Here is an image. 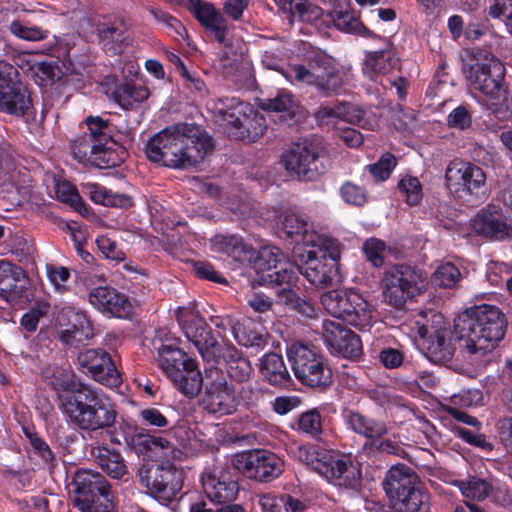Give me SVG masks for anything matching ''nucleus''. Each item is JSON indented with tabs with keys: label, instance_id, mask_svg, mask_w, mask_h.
Returning <instances> with one entry per match:
<instances>
[{
	"label": "nucleus",
	"instance_id": "obj_11",
	"mask_svg": "<svg viewBox=\"0 0 512 512\" xmlns=\"http://www.w3.org/2000/svg\"><path fill=\"white\" fill-rule=\"evenodd\" d=\"M418 334L428 338V355L439 364L451 362L456 353L453 331L446 326L443 316L433 311L420 312L416 320Z\"/></svg>",
	"mask_w": 512,
	"mask_h": 512
},
{
	"label": "nucleus",
	"instance_id": "obj_30",
	"mask_svg": "<svg viewBox=\"0 0 512 512\" xmlns=\"http://www.w3.org/2000/svg\"><path fill=\"white\" fill-rule=\"evenodd\" d=\"M153 347L158 353L159 366L168 377L179 369L188 367L189 363H194L173 343H165L160 334L154 338Z\"/></svg>",
	"mask_w": 512,
	"mask_h": 512
},
{
	"label": "nucleus",
	"instance_id": "obj_31",
	"mask_svg": "<svg viewBox=\"0 0 512 512\" xmlns=\"http://www.w3.org/2000/svg\"><path fill=\"white\" fill-rule=\"evenodd\" d=\"M366 112L347 102H341L333 106H323L315 113V118L320 124H328L332 119H340L361 127L366 125Z\"/></svg>",
	"mask_w": 512,
	"mask_h": 512
},
{
	"label": "nucleus",
	"instance_id": "obj_48",
	"mask_svg": "<svg viewBox=\"0 0 512 512\" xmlns=\"http://www.w3.org/2000/svg\"><path fill=\"white\" fill-rule=\"evenodd\" d=\"M131 442L135 445L141 446L145 451L157 453L162 451V456L169 458L174 454L172 444L162 438L155 437L148 434L138 433L131 438Z\"/></svg>",
	"mask_w": 512,
	"mask_h": 512
},
{
	"label": "nucleus",
	"instance_id": "obj_51",
	"mask_svg": "<svg viewBox=\"0 0 512 512\" xmlns=\"http://www.w3.org/2000/svg\"><path fill=\"white\" fill-rule=\"evenodd\" d=\"M100 146L101 144L94 142L91 136L84 133L71 142L70 148L74 159L80 163H88L93 151Z\"/></svg>",
	"mask_w": 512,
	"mask_h": 512
},
{
	"label": "nucleus",
	"instance_id": "obj_23",
	"mask_svg": "<svg viewBox=\"0 0 512 512\" xmlns=\"http://www.w3.org/2000/svg\"><path fill=\"white\" fill-rule=\"evenodd\" d=\"M286 77L292 82L313 85L317 92L325 97L338 95L344 84L339 69L315 74L303 65H295L290 68Z\"/></svg>",
	"mask_w": 512,
	"mask_h": 512
},
{
	"label": "nucleus",
	"instance_id": "obj_17",
	"mask_svg": "<svg viewBox=\"0 0 512 512\" xmlns=\"http://www.w3.org/2000/svg\"><path fill=\"white\" fill-rule=\"evenodd\" d=\"M234 466L250 479L270 482L282 474L284 463L268 450H250L237 454Z\"/></svg>",
	"mask_w": 512,
	"mask_h": 512
},
{
	"label": "nucleus",
	"instance_id": "obj_20",
	"mask_svg": "<svg viewBox=\"0 0 512 512\" xmlns=\"http://www.w3.org/2000/svg\"><path fill=\"white\" fill-rule=\"evenodd\" d=\"M77 362L84 374L102 385L118 387L122 382L111 355L102 348H90L79 352Z\"/></svg>",
	"mask_w": 512,
	"mask_h": 512
},
{
	"label": "nucleus",
	"instance_id": "obj_50",
	"mask_svg": "<svg viewBox=\"0 0 512 512\" xmlns=\"http://www.w3.org/2000/svg\"><path fill=\"white\" fill-rule=\"evenodd\" d=\"M311 227L306 217L297 213L285 215L281 222V230L290 238L305 237Z\"/></svg>",
	"mask_w": 512,
	"mask_h": 512
},
{
	"label": "nucleus",
	"instance_id": "obj_40",
	"mask_svg": "<svg viewBox=\"0 0 512 512\" xmlns=\"http://www.w3.org/2000/svg\"><path fill=\"white\" fill-rule=\"evenodd\" d=\"M211 247L213 251L224 253L235 261L250 259L249 255L252 254V247L236 235H215L211 239Z\"/></svg>",
	"mask_w": 512,
	"mask_h": 512
},
{
	"label": "nucleus",
	"instance_id": "obj_44",
	"mask_svg": "<svg viewBox=\"0 0 512 512\" xmlns=\"http://www.w3.org/2000/svg\"><path fill=\"white\" fill-rule=\"evenodd\" d=\"M232 334L237 343L242 346H261L265 343L263 333L256 329L255 324L249 318H238L233 326Z\"/></svg>",
	"mask_w": 512,
	"mask_h": 512
},
{
	"label": "nucleus",
	"instance_id": "obj_22",
	"mask_svg": "<svg viewBox=\"0 0 512 512\" xmlns=\"http://www.w3.org/2000/svg\"><path fill=\"white\" fill-rule=\"evenodd\" d=\"M324 342L335 354L356 359L362 354L360 337L338 321L326 320L322 325Z\"/></svg>",
	"mask_w": 512,
	"mask_h": 512
},
{
	"label": "nucleus",
	"instance_id": "obj_62",
	"mask_svg": "<svg viewBox=\"0 0 512 512\" xmlns=\"http://www.w3.org/2000/svg\"><path fill=\"white\" fill-rule=\"evenodd\" d=\"M385 243L376 238H370L363 244V251L366 258L375 266L380 267L384 263L383 253L385 251Z\"/></svg>",
	"mask_w": 512,
	"mask_h": 512
},
{
	"label": "nucleus",
	"instance_id": "obj_21",
	"mask_svg": "<svg viewBox=\"0 0 512 512\" xmlns=\"http://www.w3.org/2000/svg\"><path fill=\"white\" fill-rule=\"evenodd\" d=\"M253 267L258 280L263 284H289L294 279L293 265L285 261L280 249L274 246L262 247L254 259Z\"/></svg>",
	"mask_w": 512,
	"mask_h": 512
},
{
	"label": "nucleus",
	"instance_id": "obj_38",
	"mask_svg": "<svg viewBox=\"0 0 512 512\" xmlns=\"http://www.w3.org/2000/svg\"><path fill=\"white\" fill-rule=\"evenodd\" d=\"M260 372L269 384L287 387L291 382L290 373L281 355L269 353L262 357Z\"/></svg>",
	"mask_w": 512,
	"mask_h": 512
},
{
	"label": "nucleus",
	"instance_id": "obj_3",
	"mask_svg": "<svg viewBox=\"0 0 512 512\" xmlns=\"http://www.w3.org/2000/svg\"><path fill=\"white\" fill-rule=\"evenodd\" d=\"M462 72L471 91L481 94L478 102L498 119L512 110V94L505 83V67L492 53L476 48L462 57Z\"/></svg>",
	"mask_w": 512,
	"mask_h": 512
},
{
	"label": "nucleus",
	"instance_id": "obj_64",
	"mask_svg": "<svg viewBox=\"0 0 512 512\" xmlns=\"http://www.w3.org/2000/svg\"><path fill=\"white\" fill-rule=\"evenodd\" d=\"M496 429L501 443L512 456V417L500 418L496 423Z\"/></svg>",
	"mask_w": 512,
	"mask_h": 512
},
{
	"label": "nucleus",
	"instance_id": "obj_24",
	"mask_svg": "<svg viewBox=\"0 0 512 512\" xmlns=\"http://www.w3.org/2000/svg\"><path fill=\"white\" fill-rule=\"evenodd\" d=\"M89 302L110 317L127 318L132 314L129 298L115 288L100 286L89 292Z\"/></svg>",
	"mask_w": 512,
	"mask_h": 512
},
{
	"label": "nucleus",
	"instance_id": "obj_6",
	"mask_svg": "<svg viewBox=\"0 0 512 512\" xmlns=\"http://www.w3.org/2000/svg\"><path fill=\"white\" fill-rule=\"evenodd\" d=\"M287 357L296 379L308 388L323 392L333 384L329 360L313 345L293 342Z\"/></svg>",
	"mask_w": 512,
	"mask_h": 512
},
{
	"label": "nucleus",
	"instance_id": "obj_34",
	"mask_svg": "<svg viewBox=\"0 0 512 512\" xmlns=\"http://www.w3.org/2000/svg\"><path fill=\"white\" fill-rule=\"evenodd\" d=\"M345 422L354 433L367 439H379L388 433V428L383 421L370 418L358 411H347Z\"/></svg>",
	"mask_w": 512,
	"mask_h": 512
},
{
	"label": "nucleus",
	"instance_id": "obj_26",
	"mask_svg": "<svg viewBox=\"0 0 512 512\" xmlns=\"http://www.w3.org/2000/svg\"><path fill=\"white\" fill-rule=\"evenodd\" d=\"M188 8L203 26L214 33L219 43H225L228 31L227 22L212 3L202 0H189Z\"/></svg>",
	"mask_w": 512,
	"mask_h": 512
},
{
	"label": "nucleus",
	"instance_id": "obj_12",
	"mask_svg": "<svg viewBox=\"0 0 512 512\" xmlns=\"http://www.w3.org/2000/svg\"><path fill=\"white\" fill-rule=\"evenodd\" d=\"M446 187L465 202L486 198V175L479 166L460 160L451 161L445 171Z\"/></svg>",
	"mask_w": 512,
	"mask_h": 512
},
{
	"label": "nucleus",
	"instance_id": "obj_47",
	"mask_svg": "<svg viewBox=\"0 0 512 512\" xmlns=\"http://www.w3.org/2000/svg\"><path fill=\"white\" fill-rule=\"evenodd\" d=\"M85 123L88 128V132L85 134L91 136L94 142L101 145L114 144L112 140L113 125L108 120L100 116H89Z\"/></svg>",
	"mask_w": 512,
	"mask_h": 512
},
{
	"label": "nucleus",
	"instance_id": "obj_32",
	"mask_svg": "<svg viewBox=\"0 0 512 512\" xmlns=\"http://www.w3.org/2000/svg\"><path fill=\"white\" fill-rule=\"evenodd\" d=\"M97 35L102 49L111 55L121 54L128 39L127 27L123 21L99 24Z\"/></svg>",
	"mask_w": 512,
	"mask_h": 512
},
{
	"label": "nucleus",
	"instance_id": "obj_33",
	"mask_svg": "<svg viewBox=\"0 0 512 512\" xmlns=\"http://www.w3.org/2000/svg\"><path fill=\"white\" fill-rule=\"evenodd\" d=\"M70 326L60 333V340L69 346H78L93 337V329L87 316L82 312H67Z\"/></svg>",
	"mask_w": 512,
	"mask_h": 512
},
{
	"label": "nucleus",
	"instance_id": "obj_9",
	"mask_svg": "<svg viewBox=\"0 0 512 512\" xmlns=\"http://www.w3.org/2000/svg\"><path fill=\"white\" fill-rule=\"evenodd\" d=\"M319 247L320 254L307 251L298 255L297 270L313 286L326 288L338 275L340 248L334 239H323Z\"/></svg>",
	"mask_w": 512,
	"mask_h": 512
},
{
	"label": "nucleus",
	"instance_id": "obj_4",
	"mask_svg": "<svg viewBox=\"0 0 512 512\" xmlns=\"http://www.w3.org/2000/svg\"><path fill=\"white\" fill-rule=\"evenodd\" d=\"M178 320L187 339L195 345L210 367H216L215 365L223 359L231 379L239 383L249 380L253 371L250 361L233 345L226 344L224 341L223 345L220 344L202 317L192 313L188 319L184 320L179 313Z\"/></svg>",
	"mask_w": 512,
	"mask_h": 512
},
{
	"label": "nucleus",
	"instance_id": "obj_14",
	"mask_svg": "<svg viewBox=\"0 0 512 512\" xmlns=\"http://www.w3.org/2000/svg\"><path fill=\"white\" fill-rule=\"evenodd\" d=\"M324 309L333 317L360 329L370 325L371 305L354 291L331 290L321 296Z\"/></svg>",
	"mask_w": 512,
	"mask_h": 512
},
{
	"label": "nucleus",
	"instance_id": "obj_58",
	"mask_svg": "<svg viewBox=\"0 0 512 512\" xmlns=\"http://www.w3.org/2000/svg\"><path fill=\"white\" fill-rule=\"evenodd\" d=\"M298 428L303 433L313 437L319 435L322 431L321 415L316 409L308 410L302 413L298 419Z\"/></svg>",
	"mask_w": 512,
	"mask_h": 512
},
{
	"label": "nucleus",
	"instance_id": "obj_57",
	"mask_svg": "<svg viewBox=\"0 0 512 512\" xmlns=\"http://www.w3.org/2000/svg\"><path fill=\"white\" fill-rule=\"evenodd\" d=\"M56 195L61 202L69 204L76 211L83 213V210H85L81 196L70 183H58L56 185Z\"/></svg>",
	"mask_w": 512,
	"mask_h": 512
},
{
	"label": "nucleus",
	"instance_id": "obj_53",
	"mask_svg": "<svg viewBox=\"0 0 512 512\" xmlns=\"http://www.w3.org/2000/svg\"><path fill=\"white\" fill-rule=\"evenodd\" d=\"M321 16L322 9L309 0H294V5L288 17L291 21L297 18L303 22H312Z\"/></svg>",
	"mask_w": 512,
	"mask_h": 512
},
{
	"label": "nucleus",
	"instance_id": "obj_46",
	"mask_svg": "<svg viewBox=\"0 0 512 512\" xmlns=\"http://www.w3.org/2000/svg\"><path fill=\"white\" fill-rule=\"evenodd\" d=\"M391 507L395 512H428V497L415 487L391 503Z\"/></svg>",
	"mask_w": 512,
	"mask_h": 512
},
{
	"label": "nucleus",
	"instance_id": "obj_28",
	"mask_svg": "<svg viewBox=\"0 0 512 512\" xmlns=\"http://www.w3.org/2000/svg\"><path fill=\"white\" fill-rule=\"evenodd\" d=\"M181 128V123H176L154 134L145 145L147 158L164 166L167 158L172 155L171 147L173 142L177 140L176 136H179V129Z\"/></svg>",
	"mask_w": 512,
	"mask_h": 512
},
{
	"label": "nucleus",
	"instance_id": "obj_35",
	"mask_svg": "<svg viewBox=\"0 0 512 512\" xmlns=\"http://www.w3.org/2000/svg\"><path fill=\"white\" fill-rule=\"evenodd\" d=\"M399 60L394 52L389 49L367 52L363 63V72L370 79L376 80L378 75H386L398 66Z\"/></svg>",
	"mask_w": 512,
	"mask_h": 512
},
{
	"label": "nucleus",
	"instance_id": "obj_2",
	"mask_svg": "<svg viewBox=\"0 0 512 512\" xmlns=\"http://www.w3.org/2000/svg\"><path fill=\"white\" fill-rule=\"evenodd\" d=\"M50 382L63 392L60 395L62 411L76 428L96 432L115 425V406L101 389L76 381L72 371L61 367L53 368Z\"/></svg>",
	"mask_w": 512,
	"mask_h": 512
},
{
	"label": "nucleus",
	"instance_id": "obj_42",
	"mask_svg": "<svg viewBox=\"0 0 512 512\" xmlns=\"http://www.w3.org/2000/svg\"><path fill=\"white\" fill-rule=\"evenodd\" d=\"M150 92L147 87L134 81H123L116 85L112 97L123 109H133L137 104L148 99Z\"/></svg>",
	"mask_w": 512,
	"mask_h": 512
},
{
	"label": "nucleus",
	"instance_id": "obj_60",
	"mask_svg": "<svg viewBox=\"0 0 512 512\" xmlns=\"http://www.w3.org/2000/svg\"><path fill=\"white\" fill-rule=\"evenodd\" d=\"M337 29L346 33H361L366 31L359 17L352 9L344 11L341 16L332 20Z\"/></svg>",
	"mask_w": 512,
	"mask_h": 512
},
{
	"label": "nucleus",
	"instance_id": "obj_18",
	"mask_svg": "<svg viewBox=\"0 0 512 512\" xmlns=\"http://www.w3.org/2000/svg\"><path fill=\"white\" fill-rule=\"evenodd\" d=\"M140 482L155 497L170 499L181 489V472L172 464L149 463L139 468Z\"/></svg>",
	"mask_w": 512,
	"mask_h": 512
},
{
	"label": "nucleus",
	"instance_id": "obj_52",
	"mask_svg": "<svg viewBox=\"0 0 512 512\" xmlns=\"http://www.w3.org/2000/svg\"><path fill=\"white\" fill-rule=\"evenodd\" d=\"M460 277V270L454 264L445 263L433 273L432 283L440 288H453Z\"/></svg>",
	"mask_w": 512,
	"mask_h": 512
},
{
	"label": "nucleus",
	"instance_id": "obj_10",
	"mask_svg": "<svg viewBox=\"0 0 512 512\" xmlns=\"http://www.w3.org/2000/svg\"><path fill=\"white\" fill-rule=\"evenodd\" d=\"M74 504L82 512H111L113 495L109 482L99 472L79 469L73 476Z\"/></svg>",
	"mask_w": 512,
	"mask_h": 512
},
{
	"label": "nucleus",
	"instance_id": "obj_19",
	"mask_svg": "<svg viewBox=\"0 0 512 512\" xmlns=\"http://www.w3.org/2000/svg\"><path fill=\"white\" fill-rule=\"evenodd\" d=\"M17 77L18 72L12 66L0 70V111L24 116L32 109V100L29 91Z\"/></svg>",
	"mask_w": 512,
	"mask_h": 512
},
{
	"label": "nucleus",
	"instance_id": "obj_63",
	"mask_svg": "<svg viewBox=\"0 0 512 512\" xmlns=\"http://www.w3.org/2000/svg\"><path fill=\"white\" fill-rule=\"evenodd\" d=\"M341 196L345 202L356 206H362L367 201L365 190L351 182L341 187Z\"/></svg>",
	"mask_w": 512,
	"mask_h": 512
},
{
	"label": "nucleus",
	"instance_id": "obj_1",
	"mask_svg": "<svg viewBox=\"0 0 512 512\" xmlns=\"http://www.w3.org/2000/svg\"><path fill=\"white\" fill-rule=\"evenodd\" d=\"M507 328L504 313L494 305L467 308L454 320L459 351L455 360L481 370L492 360V351L503 339Z\"/></svg>",
	"mask_w": 512,
	"mask_h": 512
},
{
	"label": "nucleus",
	"instance_id": "obj_15",
	"mask_svg": "<svg viewBox=\"0 0 512 512\" xmlns=\"http://www.w3.org/2000/svg\"><path fill=\"white\" fill-rule=\"evenodd\" d=\"M282 162L298 179L313 181L325 172L327 157L317 143L304 141L293 145L283 155Z\"/></svg>",
	"mask_w": 512,
	"mask_h": 512
},
{
	"label": "nucleus",
	"instance_id": "obj_5",
	"mask_svg": "<svg viewBox=\"0 0 512 512\" xmlns=\"http://www.w3.org/2000/svg\"><path fill=\"white\" fill-rule=\"evenodd\" d=\"M299 459L312 470L345 488H357L361 483V470L349 457L318 446L299 448Z\"/></svg>",
	"mask_w": 512,
	"mask_h": 512
},
{
	"label": "nucleus",
	"instance_id": "obj_16",
	"mask_svg": "<svg viewBox=\"0 0 512 512\" xmlns=\"http://www.w3.org/2000/svg\"><path fill=\"white\" fill-rule=\"evenodd\" d=\"M238 403L234 386L229 383L226 374L217 367L206 368L202 396L204 409L209 413L228 415L236 411Z\"/></svg>",
	"mask_w": 512,
	"mask_h": 512
},
{
	"label": "nucleus",
	"instance_id": "obj_59",
	"mask_svg": "<svg viewBox=\"0 0 512 512\" xmlns=\"http://www.w3.org/2000/svg\"><path fill=\"white\" fill-rule=\"evenodd\" d=\"M396 163L397 160L394 155L385 153L376 163L368 165L367 169L376 180L384 181L389 178Z\"/></svg>",
	"mask_w": 512,
	"mask_h": 512
},
{
	"label": "nucleus",
	"instance_id": "obj_43",
	"mask_svg": "<svg viewBox=\"0 0 512 512\" xmlns=\"http://www.w3.org/2000/svg\"><path fill=\"white\" fill-rule=\"evenodd\" d=\"M462 496L472 501H483L489 497L491 493V482L478 476H468L463 480L453 481Z\"/></svg>",
	"mask_w": 512,
	"mask_h": 512
},
{
	"label": "nucleus",
	"instance_id": "obj_25",
	"mask_svg": "<svg viewBox=\"0 0 512 512\" xmlns=\"http://www.w3.org/2000/svg\"><path fill=\"white\" fill-rule=\"evenodd\" d=\"M202 484L207 498L215 504L229 503L236 499L239 487L229 473L222 468L204 473Z\"/></svg>",
	"mask_w": 512,
	"mask_h": 512
},
{
	"label": "nucleus",
	"instance_id": "obj_49",
	"mask_svg": "<svg viewBox=\"0 0 512 512\" xmlns=\"http://www.w3.org/2000/svg\"><path fill=\"white\" fill-rule=\"evenodd\" d=\"M398 190L407 204L416 206L420 203L423 192L422 185L417 177L404 176L398 183Z\"/></svg>",
	"mask_w": 512,
	"mask_h": 512
},
{
	"label": "nucleus",
	"instance_id": "obj_7",
	"mask_svg": "<svg viewBox=\"0 0 512 512\" xmlns=\"http://www.w3.org/2000/svg\"><path fill=\"white\" fill-rule=\"evenodd\" d=\"M179 136L171 147L172 155L167 158L164 167L172 169H189L196 167L209 156L214 143L212 137L194 123H181Z\"/></svg>",
	"mask_w": 512,
	"mask_h": 512
},
{
	"label": "nucleus",
	"instance_id": "obj_39",
	"mask_svg": "<svg viewBox=\"0 0 512 512\" xmlns=\"http://www.w3.org/2000/svg\"><path fill=\"white\" fill-rule=\"evenodd\" d=\"M472 227L477 234L491 239H503L509 235V226L501 217L492 212L482 210L472 221Z\"/></svg>",
	"mask_w": 512,
	"mask_h": 512
},
{
	"label": "nucleus",
	"instance_id": "obj_29",
	"mask_svg": "<svg viewBox=\"0 0 512 512\" xmlns=\"http://www.w3.org/2000/svg\"><path fill=\"white\" fill-rule=\"evenodd\" d=\"M22 268L7 261H0V298L7 303L22 297L24 285Z\"/></svg>",
	"mask_w": 512,
	"mask_h": 512
},
{
	"label": "nucleus",
	"instance_id": "obj_55",
	"mask_svg": "<svg viewBox=\"0 0 512 512\" xmlns=\"http://www.w3.org/2000/svg\"><path fill=\"white\" fill-rule=\"evenodd\" d=\"M261 108L271 112L294 113L295 101L290 93L280 92L273 98L263 100Z\"/></svg>",
	"mask_w": 512,
	"mask_h": 512
},
{
	"label": "nucleus",
	"instance_id": "obj_54",
	"mask_svg": "<svg viewBox=\"0 0 512 512\" xmlns=\"http://www.w3.org/2000/svg\"><path fill=\"white\" fill-rule=\"evenodd\" d=\"M10 32L25 41H42L47 38L48 31L37 26H29L19 20H14L9 25Z\"/></svg>",
	"mask_w": 512,
	"mask_h": 512
},
{
	"label": "nucleus",
	"instance_id": "obj_56",
	"mask_svg": "<svg viewBox=\"0 0 512 512\" xmlns=\"http://www.w3.org/2000/svg\"><path fill=\"white\" fill-rule=\"evenodd\" d=\"M119 161L120 159L112 149V146L107 144L101 145L99 148L95 149L88 163L100 169H106L117 166Z\"/></svg>",
	"mask_w": 512,
	"mask_h": 512
},
{
	"label": "nucleus",
	"instance_id": "obj_37",
	"mask_svg": "<svg viewBox=\"0 0 512 512\" xmlns=\"http://www.w3.org/2000/svg\"><path fill=\"white\" fill-rule=\"evenodd\" d=\"M178 391L187 397L193 398L199 394L205 383L196 363H189L188 367L179 369L169 376Z\"/></svg>",
	"mask_w": 512,
	"mask_h": 512
},
{
	"label": "nucleus",
	"instance_id": "obj_41",
	"mask_svg": "<svg viewBox=\"0 0 512 512\" xmlns=\"http://www.w3.org/2000/svg\"><path fill=\"white\" fill-rule=\"evenodd\" d=\"M219 69L226 79L237 85L248 82L252 77L251 63L242 54L234 57L224 55L220 59Z\"/></svg>",
	"mask_w": 512,
	"mask_h": 512
},
{
	"label": "nucleus",
	"instance_id": "obj_61",
	"mask_svg": "<svg viewBox=\"0 0 512 512\" xmlns=\"http://www.w3.org/2000/svg\"><path fill=\"white\" fill-rule=\"evenodd\" d=\"M49 304L37 303L21 318L22 327L28 332H34L37 329L39 320L48 313Z\"/></svg>",
	"mask_w": 512,
	"mask_h": 512
},
{
	"label": "nucleus",
	"instance_id": "obj_36",
	"mask_svg": "<svg viewBox=\"0 0 512 512\" xmlns=\"http://www.w3.org/2000/svg\"><path fill=\"white\" fill-rule=\"evenodd\" d=\"M91 454L96 463L111 478L120 479L127 473L125 461L117 450L107 446H95Z\"/></svg>",
	"mask_w": 512,
	"mask_h": 512
},
{
	"label": "nucleus",
	"instance_id": "obj_45",
	"mask_svg": "<svg viewBox=\"0 0 512 512\" xmlns=\"http://www.w3.org/2000/svg\"><path fill=\"white\" fill-rule=\"evenodd\" d=\"M90 198L97 204L127 208L133 205L132 198L125 194L113 193L99 184H88Z\"/></svg>",
	"mask_w": 512,
	"mask_h": 512
},
{
	"label": "nucleus",
	"instance_id": "obj_8",
	"mask_svg": "<svg viewBox=\"0 0 512 512\" xmlns=\"http://www.w3.org/2000/svg\"><path fill=\"white\" fill-rule=\"evenodd\" d=\"M381 284L383 301L396 309H402L408 300L426 288L427 275L417 267L398 264L385 271Z\"/></svg>",
	"mask_w": 512,
	"mask_h": 512
},
{
	"label": "nucleus",
	"instance_id": "obj_27",
	"mask_svg": "<svg viewBox=\"0 0 512 512\" xmlns=\"http://www.w3.org/2000/svg\"><path fill=\"white\" fill-rule=\"evenodd\" d=\"M417 475L405 464L393 465L385 475L383 488L391 503L416 487Z\"/></svg>",
	"mask_w": 512,
	"mask_h": 512
},
{
	"label": "nucleus",
	"instance_id": "obj_13",
	"mask_svg": "<svg viewBox=\"0 0 512 512\" xmlns=\"http://www.w3.org/2000/svg\"><path fill=\"white\" fill-rule=\"evenodd\" d=\"M227 102L222 118L230 137L255 142L263 136L267 124L262 114L255 111L249 103L237 98H231Z\"/></svg>",
	"mask_w": 512,
	"mask_h": 512
}]
</instances>
